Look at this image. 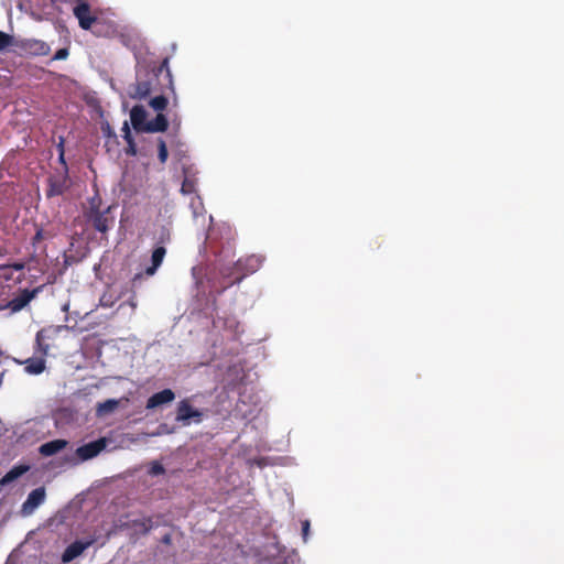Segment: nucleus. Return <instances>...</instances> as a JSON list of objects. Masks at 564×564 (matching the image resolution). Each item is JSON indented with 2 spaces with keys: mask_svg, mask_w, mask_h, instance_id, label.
Segmentation results:
<instances>
[{
  "mask_svg": "<svg viewBox=\"0 0 564 564\" xmlns=\"http://www.w3.org/2000/svg\"><path fill=\"white\" fill-rule=\"evenodd\" d=\"M308 532H310V521L304 520V521H302V535H303L304 541L307 540Z\"/></svg>",
  "mask_w": 564,
  "mask_h": 564,
  "instance_id": "7c9ffc66",
  "label": "nucleus"
},
{
  "mask_svg": "<svg viewBox=\"0 0 564 564\" xmlns=\"http://www.w3.org/2000/svg\"><path fill=\"white\" fill-rule=\"evenodd\" d=\"M44 239V231L43 228H37L35 235L31 239L32 246H36L39 242H41Z\"/></svg>",
  "mask_w": 564,
  "mask_h": 564,
  "instance_id": "c756f323",
  "label": "nucleus"
},
{
  "mask_svg": "<svg viewBox=\"0 0 564 564\" xmlns=\"http://www.w3.org/2000/svg\"><path fill=\"white\" fill-rule=\"evenodd\" d=\"M158 156L159 161L164 164L169 158L167 147L162 138L158 140Z\"/></svg>",
  "mask_w": 564,
  "mask_h": 564,
  "instance_id": "b1692460",
  "label": "nucleus"
},
{
  "mask_svg": "<svg viewBox=\"0 0 564 564\" xmlns=\"http://www.w3.org/2000/svg\"><path fill=\"white\" fill-rule=\"evenodd\" d=\"M57 148H58L59 153L62 150H64V139L63 138H59V143H58Z\"/></svg>",
  "mask_w": 564,
  "mask_h": 564,
  "instance_id": "f704fd0d",
  "label": "nucleus"
},
{
  "mask_svg": "<svg viewBox=\"0 0 564 564\" xmlns=\"http://www.w3.org/2000/svg\"><path fill=\"white\" fill-rule=\"evenodd\" d=\"M107 446V440L105 437H100L94 442H89L79 446L76 449V455L83 462L91 459L98 456Z\"/></svg>",
  "mask_w": 564,
  "mask_h": 564,
  "instance_id": "1a4fd4ad",
  "label": "nucleus"
},
{
  "mask_svg": "<svg viewBox=\"0 0 564 564\" xmlns=\"http://www.w3.org/2000/svg\"><path fill=\"white\" fill-rule=\"evenodd\" d=\"M262 261L263 259L260 256L256 254H250L237 260L230 272L223 271L224 276L232 278L228 286L241 282L247 275L258 271L262 265ZM226 288L227 285L224 289Z\"/></svg>",
  "mask_w": 564,
  "mask_h": 564,
  "instance_id": "7ed1b4c3",
  "label": "nucleus"
},
{
  "mask_svg": "<svg viewBox=\"0 0 564 564\" xmlns=\"http://www.w3.org/2000/svg\"><path fill=\"white\" fill-rule=\"evenodd\" d=\"M119 406V401L115 399H108L100 402L96 406V412L99 416L113 412Z\"/></svg>",
  "mask_w": 564,
  "mask_h": 564,
  "instance_id": "412c9836",
  "label": "nucleus"
},
{
  "mask_svg": "<svg viewBox=\"0 0 564 564\" xmlns=\"http://www.w3.org/2000/svg\"><path fill=\"white\" fill-rule=\"evenodd\" d=\"M83 216L86 224L98 231L101 238H107L116 220L112 206L102 207V199L98 192L87 199V204L83 207Z\"/></svg>",
  "mask_w": 564,
  "mask_h": 564,
  "instance_id": "f03ea898",
  "label": "nucleus"
},
{
  "mask_svg": "<svg viewBox=\"0 0 564 564\" xmlns=\"http://www.w3.org/2000/svg\"><path fill=\"white\" fill-rule=\"evenodd\" d=\"M45 496L46 494L44 487H39L32 490L29 494L26 500L21 506V514L23 517L31 516L35 509L44 502Z\"/></svg>",
  "mask_w": 564,
  "mask_h": 564,
  "instance_id": "9d476101",
  "label": "nucleus"
},
{
  "mask_svg": "<svg viewBox=\"0 0 564 564\" xmlns=\"http://www.w3.org/2000/svg\"><path fill=\"white\" fill-rule=\"evenodd\" d=\"M29 470V466L26 465H18L12 467L0 480V487L7 486L10 482L14 481L23 474Z\"/></svg>",
  "mask_w": 564,
  "mask_h": 564,
  "instance_id": "6ab92c4d",
  "label": "nucleus"
},
{
  "mask_svg": "<svg viewBox=\"0 0 564 564\" xmlns=\"http://www.w3.org/2000/svg\"><path fill=\"white\" fill-rule=\"evenodd\" d=\"M4 371H0V387L3 383Z\"/></svg>",
  "mask_w": 564,
  "mask_h": 564,
  "instance_id": "c9c22d12",
  "label": "nucleus"
},
{
  "mask_svg": "<svg viewBox=\"0 0 564 564\" xmlns=\"http://www.w3.org/2000/svg\"><path fill=\"white\" fill-rule=\"evenodd\" d=\"M93 543H94V540H88V541L77 540V541L70 543L62 554V562L63 563L72 562L77 556H79L85 550H87L89 546H91Z\"/></svg>",
  "mask_w": 564,
  "mask_h": 564,
  "instance_id": "f8f14e48",
  "label": "nucleus"
},
{
  "mask_svg": "<svg viewBox=\"0 0 564 564\" xmlns=\"http://www.w3.org/2000/svg\"><path fill=\"white\" fill-rule=\"evenodd\" d=\"M167 98L161 95L152 98L149 105L156 111H163L167 107Z\"/></svg>",
  "mask_w": 564,
  "mask_h": 564,
  "instance_id": "5701e85b",
  "label": "nucleus"
},
{
  "mask_svg": "<svg viewBox=\"0 0 564 564\" xmlns=\"http://www.w3.org/2000/svg\"><path fill=\"white\" fill-rule=\"evenodd\" d=\"M58 160L64 165V170L66 169L68 171L67 164H66L65 158H64V150H62L61 153H58Z\"/></svg>",
  "mask_w": 564,
  "mask_h": 564,
  "instance_id": "473e14b6",
  "label": "nucleus"
},
{
  "mask_svg": "<svg viewBox=\"0 0 564 564\" xmlns=\"http://www.w3.org/2000/svg\"><path fill=\"white\" fill-rule=\"evenodd\" d=\"M194 182L188 178H185L182 183L181 192L183 194H191L194 192Z\"/></svg>",
  "mask_w": 564,
  "mask_h": 564,
  "instance_id": "cd10ccee",
  "label": "nucleus"
},
{
  "mask_svg": "<svg viewBox=\"0 0 564 564\" xmlns=\"http://www.w3.org/2000/svg\"><path fill=\"white\" fill-rule=\"evenodd\" d=\"M164 73L169 86L172 87V75L169 68V58L165 57L158 67L152 69L140 68L137 70L135 83L130 85L128 94L130 98L142 100L145 99L152 91L156 90L155 84L160 75Z\"/></svg>",
  "mask_w": 564,
  "mask_h": 564,
  "instance_id": "f257e3e1",
  "label": "nucleus"
},
{
  "mask_svg": "<svg viewBox=\"0 0 564 564\" xmlns=\"http://www.w3.org/2000/svg\"><path fill=\"white\" fill-rule=\"evenodd\" d=\"M69 188L68 171L65 169L62 174H54L47 178L46 197L52 198L63 195Z\"/></svg>",
  "mask_w": 564,
  "mask_h": 564,
  "instance_id": "20e7f679",
  "label": "nucleus"
},
{
  "mask_svg": "<svg viewBox=\"0 0 564 564\" xmlns=\"http://www.w3.org/2000/svg\"><path fill=\"white\" fill-rule=\"evenodd\" d=\"M122 131L124 133L123 134V139L127 142L126 154L127 155H131V156L137 155V152H138L137 151V144L134 142V139L131 135V131H130V128H129L127 122H124Z\"/></svg>",
  "mask_w": 564,
  "mask_h": 564,
  "instance_id": "aec40b11",
  "label": "nucleus"
},
{
  "mask_svg": "<svg viewBox=\"0 0 564 564\" xmlns=\"http://www.w3.org/2000/svg\"><path fill=\"white\" fill-rule=\"evenodd\" d=\"M68 445L66 440L57 438L42 444L39 452L43 456H53L64 449Z\"/></svg>",
  "mask_w": 564,
  "mask_h": 564,
  "instance_id": "2eb2a0df",
  "label": "nucleus"
},
{
  "mask_svg": "<svg viewBox=\"0 0 564 564\" xmlns=\"http://www.w3.org/2000/svg\"><path fill=\"white\" fill-rule=\"evenodd\" d=\"M141 279H142V273H138V274H135V275L133 276V279H132V283H133V285H135V283H137L138 281H140Z\"/></svg>",
  "mask_w": 564,
  "mask_h": 564,
  "instance_id": "72a5a7b5",
  "label": "nucleus"
},
{
  "mask_svg": "<svg viewBox=\"0 0 564 564\" xmlns=\"http://www.w3.org/2000/svg\"><path fill=\"white\" fill-rule=\"evenodd\" d=\"M148 113L143 106L135 105L132 107L130 111V120L133 129L137 132H145V127L148 124L147 120Z\"/></svg>",
  "mask_w": 564,
  "mask_h": 564,
  "instance_id": "ddd939ff",
  "label": "nucleus"
},
{
  "mask_svg": "<svg viewBox=\"0 0 564 564\" xmlns=\"http://www.w3.org/2000/svg\"><path fill=\"white\" fill-rule=\"evenodd\" d=\"M165 254L166 249L163 246H159L152 251L151 265L145 269L147 275H153L156 272L159 267L162 264Z\"/></svg>",
  "mask_w": 564,
  "mask_h": 564,
  "instance_id": "dca6fc26",
  "label": "nucleus"
},
{
  "mask_svg": "<svg viewBox=\"0 0 564 564\" xmlns=\"http://www.w3.org/2000/svg\"><path fill=\"white\" fill-rule=\"evenodd\" d=\"M24 370L30 375H40L45 370L44 357H31L22 362Z\"/></svg>",
  "mask_w": 564,
  "mask_h": 564,
  "instance_id": "a211bd4d",
  "label": "nucleus"
},
{
  "mask_svg": "<svg viewBox=\"0 0 564 564\" xmlns=\"http://www.w3.org/2000/svg\"><path fill=\"white\" fill-rule=\"evenodd\" d=\"M43 286H37L33 290L23 289L13 299L8 302V307L13 312L23 310L42 290Z\"/></svg>",
  "mask_w": 564,
  "mask_h": 564,
  "instance_id": "9b49d317",
  "label": "nucleus"
},
{
  "mask_svg": "<svg viewBox=\"0 0 564 564\" xmlns=\"http://www.w3.org/2000/svg\"><path fill=\"white\" fill-rule=\"evenodd\" d=\"M164 541H165V542H169V541H170V538H169V536H165Z\"/></svg>",
  "mask_w": 564,
  "mask_h": 564,
  "instance_id": "e433bc0d",
  "label": "nucleus"
},
{
  "mask_svg": "<svg viewBox=\"0 0 564 564\" xmlns=\"http://www.w3.org/2000/svg\"><path fill=\"white\" fill-rule=\"evenodd\" d=\"M35 340H36V345H37V350L42 355L41 357H44L47 354V351H48V345L43 343V338H42V333L41 332H39L36 334V339Z\"/></svg>",
  "mask_w": 564,
  "mask_h": 564,
  "instance_id": "a878e982",
  "label": "nucleus"
},
{
  "mask_svg": "<svg viewBox=\"0 0 564 564\" xmlns=\"http://www.w3.org/2000/svg\"><path fill=\"white\" fill-rule=\"evenodd\" d=\"M13 44V36L0 31V52Z\"/></svg>",
  "mask_w": 564,
  "mask_h": 564,
  "instance_id": "393cba45",
  "label": "nucleus"
},
{
  "mask_svg": "<svg viewBox=\"0 0 564 564\" xmlns=\"http://www.w3.org/2000/svg\"><path fill=\"white\" fill-rule=\"evenodd\" d=\"M169 128V120L165 115L158 113L153 120H150L145 127V132H164Z\"/></svg>",
  "mask_w": 564,
  "mask_h": 564,
  "instance_id": "f3484780",
  "label": "nucleus"
},
{
  "mask_svg": "<svg viewBox=\"0 0 564 564\" xmlns=\"http://www.w3.org/2000/svg\"><path fill=\"white\" fill-rule=\"evenodd\" d=\"M73 14L78 20V24L83 30H88L94 26V20L97 15L91 13L90 6L87 1H77L73 8Z\"/></svg>",
  "mask_w": 564,
  "mask_h": 564,
  "instance_id": "6e6552de",
  "label": "nucleus"
},
{
  "mask_svg": "<svg viewBox=\"0 0 564 564\" xmlns=\"http://www.w3.org/2000/svg\"><path fill=\"white\" fill-rule=\"evenodd\" d=\"M87 31H90L95 36L107 39L116 37L119 34L117 23L102 17H96L94 26Z\"/></svg>",
  "mask_w": 564,
  "mask_h": 564,
  "instance_id": "39448f33",
  "label": "nucleus"
},
{
  "mask_svg": "<svg viewBox=\"0 0 564 564\" xmlns=\"http://www.w3.org/2000/svg\"><path fill=\"white\" fill-rule=\"evenodd\" d=\"M133 527L137 528L143 534H145L152 530L153 521L151 518L133 520Z\"/></svg>",
  "mask_w": 564,
  "mask_h": 564,
  "instance_id": "4be33fe9",
  "label": "nucleus"
},
{
  "mask_svg": "<svg viewBox=\"0 0 564 564\" xmlns=\"http://www.w3.org/2000/svg\"><path fill=\"white\" fill-rule=\"evenodd\" d=\"M17 47L22 54L31 56H45L51 52L50 45L41 40L28 39L19 42Z\"/></svg>",
  "mask_w": 564,
  "mask_h": 564,
  "instance_id": "0eeeda50",
  "label": "nucleus"
},
{
  "mask_svg": "<svg viewBox=\"0 0 564 564\" xmlns=\"http://www.w3.org/2000/svg\"><path fill=\"white\" fill-rule=\"evenodd\" d=\"M69 55V50L67 47H63L56 51V53L53 56V61H62L66 59Z\"/></svg>",
  "mask_w": 564,
  "mask_h": 564,
  "instance_id": "c85d7f7f",
  "label": "nucleus"
},
{
  "mask_svg": "<svg viewBox=\"0 0 564 564\" xmlns=\"http://www.w3.org/2000/svg\"><path fill=\"white\" fill-rule=\"evenodd\" d=\"M203 413L193 408L187 399H184L178 402L176 409V421L183 423L184 425H188L191 421L199 423L202 421Z\"/></svg>",
  "mask_w": 564,
  "mask_h": 564,
  "instance_id": "423d86ee",
  "label": "nucleus"
},
{
  "mask_svg": "<svg viewBox=\"0 0 564 564\" xmlns=\"http://www.w3.org/2000/svg\"><path fill=\"white\" fill-rule=\"evenodd\" d=\"M165 473V468L163 467V465L159 462H153L151 464V467L149 469V474L152 475V476H159V475H163Z\"/></svg>",
  "mask_w": 564,
  "mask_h": 564,
  "instance_id": "bb28decb",
  "label": "nucleus"
},
{
  "mask_svg": "<svg viewBox=\"0 0 564 564\" xmlns=\"http://www.w3.org/2000/svg\"><path fill=\"white\" fill-rule=\"evenodd\" d=\"M175 399V393L171 389H164L152 394L147 401V409H155L163 404H167Z\"/></svg>",
  "mask_w": 564,
  "mask_h": 564,
  "instance_id": "4468645a",
  "label": "nucleus"
},
{
  "mask_svg": "<svg viewBox=\"0 0 564 564\" xmlns=\"http://www.w3.org/2000/svg\"><path fill=\"white\" fill-rule=\"evenodd\" d=\"M24 267H25L24 262H13V263L3 265V268H10L15 271H22L24 269Z\"/></svg>",
  "mask_w": 564,
  "mask_h": 564,
  "instance_id": "2f4dec72",
  "label": "nucleus"
}]
</instances>
